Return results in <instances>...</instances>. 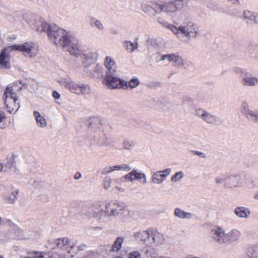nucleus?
Wrapping results in <instances>:
<instances>
[{
  "mask_svg": "<svg viewBox=\"0 0 258 258\" xmlns=\"http://www.w3.org/2000/svg\"><path fill=\"white\" fill-rule=\"evenodd\" d=\"M22 87L19 86L18 82H15L8 85L6 88L3 97L8 112L10 113H16L20 107L18 101L17 93Z\"/></svg>",
  "mask_w": 258,
  "mask_h": 258,
  "instance_id": "nucleus-1",
  "label": "nucleus"
},
{
  "mask_svg": "<svg viewBox=\"0 0 258 258\" xmlns=\"http://www.w3.org/2000/svg\"><path fill=\"white\" fill-rule=\"evenodd\" d=\"M48 38L50 41L58 47H67L69 40L73 36L70 32L59 28L56 25H52L48 32Z\"/></svg>",
  "mask_w": 258,
  "mask_h": 258,
  "instance_id": "nucleus-2",
  "label": "nucleus"
},
{
  "mask_svg": "<svg viewBox=\"0 0 258 258\" xmlns=\"http://www.w3.org/2000/svg\"><path fill=\"white\" fill-rule=\"evenodd\" d=\"M107 208H109L111 217L119 216L122 222H125L128 218H134L135 212L128 210L127 206L123 203L108 202Z\"/></svg>",
  "mask_w": 258,
  "mask_h": 258,
  "instance_id": "nucleus-3",
  "label": "nucleus"
},
{
  "mask_svg": "<svg viewBox=\"0 0 258 258\" xmlns=\"http://www.w3.org/2000/svg\"><path fill=\"white\" fill-rule=\"evenodd\" d=\"M57 82L61 87L77 95L88 94L90 91L89 86L77 83L69 77L60 78L57 80Z\"/></svg>",
  "mask_w": 258,
  "mask_h": 258,
  "instance_id": "nucleus-4",
  "label": "nucleus"
},
{
  "mask_svg": "<svg viewBox=\"0 0 258 258\" xmlns=\"http://www.w3.org/2000/svg\"><path fill=\"white\" fill-rule=\"evenodd\" d=\"M23 19L32 30L40 34L47 32L48 35L50 27L55 25L49 24L41 18L34 15H24L23 16Z\"/></svg>",
  "mask_w": 258,
  "mask_h": 258,
  "instance_id": "nucleus-5",
  "label": "nucleus"
},
{
  "mask_svg": "<svg viewBox=\"0 0 258 258\" xmlns=\"http://www.w3.org/2000/svg\"><path fill=\"white\" fill-rule=\"evenodd\" d=\"M57 248L49 255V258H72L73 255L70 253V249H73L75 245H72L68 248L70 241L67 237L58 238L55 241Z\"/></svg>",
  "mask_w": 258,
  "mask_h": 258,
  "instance_id": "nucleus-6",
  "label": "nucleus"
},
{
  "mask_svg": "<svg viewBox=\"0 0 258 258\" xmlns=\"http://www.w3.org/2000/svg\"><path fill=\"white\" fill-rule=\"evenodd\" d=\"M88 128L91 133L92 139L91 140V144L100 146V143L102 142L104 134L103 125L100 120L96 117L91 118V121L88 125Z\"/></svg>",
  "mask_w": 258,
  "mask_h": 258,
  "instance_id": "nucleus-7",
  "label": "nucleus"
},
{
  "mask_svg": "<svg viewBox=\"0 0 258 258\" xmlns=\"http://www.w3.org/2000/svg\"><path fill=\"white\" fill-rule=\"evenodd\" d=\"M88 128L91 133L92 139L91 140V144L100 146V143L102 142L104 134L103 125L100 120L96 117L91 118V121L88 125Z\"/></svg>",
  "mask_w": 258,
  "mask_h": 258,
  "instance_id": "nucleus-8",
  "label": "nucleus"
},
{
  "mask_svg": "<svg viewBox=\"0 0 258 258\" xmlns=\"http://www.w3.org/2000/svg\"><path fill=\"white\" fill-rule=\"evenodd\" d=\"M233 71L239 76L240 83L244 87H254L258 85V76L252 75L247 69L235 67Z\"/></svg>",
  "mask_w": 258,
  "mask_h": 258,
  "instance_id": "nucleus-9",
  "label": "nucleus"
},
{
  "mask_svg": "<svg viewBox=\"0 0 258 258\" xmlns=\"http://www.w3.org/2000/svg\"><path fill=\"white\" fill-rule=\"evenodd\" d=\"M184 6L183 0H170L162 4L156 5L153 9L156 13L164 12L170 14L181 10Z\"/></svg>",
  "mask_w": 258,
  "mask_h": 258,
  "instance_id": "nucleus-10",
  "label": "nucleus"
},
{
  "mask_svg": "<svg viewBox=\"0 0 258 258\" xmlns=\"http://www.w3.org/2000/svg\"><path fill=\"white\" fill-rule=\"evenodd\" d=\"M10 48L12 50L19 51L24 55L29 57H35L39 52L38 45L32 41L13 45L10 47Z\"/></svg>",
  "mask_w": 258,
  "mask_h": 258,
  "instance_id": "nucleus-11",
  "label": "nucleus"
},
{
  "mask_svg": "<svg viewBox=\"0 0 258 258\" xmlns=\"http://www.w3.org/2000/svg\"><path fill=\"white\" fill-rule=\"evenodd\" d=\"M107 203L105 205V209L101 202L94 203L91 208L88 211V214L90 217L96 218L99 220H102L105 217H111L109 208H107Z\"/></svg>",
  "mask_w": 258,
  "mask_h": 258,
  "instance_id": "nucleus-12",
  "label": "nucleus"
},
{
  "mask_svg": "<svg viewBox=\"0 0 258 258\" xmlns=\"http://www.w3.org/2000/svg\"><path fill=\"white\" fill-rule=\"evenodd\" d=\"M103 83L110 89H121L127 86V82L119 77L115 74L105 75Z\"/></svg>",
  "mask_w": 258,
  "mask_h": 258,
  "instance_id": "nucleus-13",
  "label": "nucleus"
},
{
  "mask_svg": "<svg viewBox=\"0 0 258 258\" xmlns=\"http://www.w3.org/2000/svg\"><path fill=\"white\" fill-rule=\"evenodd\" d=\"M98 54L96 51L89 49L82 50L79 55L82 59V64L84 69H87L98 58Z\"/></svg>",
  "mask_w": 258,
  "mask_h": 258,
  "instance_id": "nucleus-14",
  "label": "nucleus"
},
{
  "mask_svg": "<svg viewBox=\"0 0 258 258\" xmlns=\"http://www.w3.org/2000/svg\"><path fill=\"white\" fill-rule=\"evenodd\" d=\"M242 177L239 174H231L225 178L224 186L226 188L233 189L242 186Z\"/></svg>",
  "mask_w": 258,
  "mask_h": 258,
  "instance_id": "nucleus-15",
  "label": "nucleus"
},
{
  "mask_svg": "<svg viewBox=\"0 0 258 258\" xmlns=\"http://www.w3.org/2000/svg\"><path fill=\"white\" fill-rule=\"evenodd\" d=\"M240 111L248 120L256 122L258 118V111L251 109L247 102L243 101L241 103Z\"/></svg>",
  "mask_w": 258,
  "mask_h": 258,
  "instance_id": "nucleus-16",
  "label": "nucleus"
},
{
  "mask_svg": "<svg viewBox=\"0 0 258 258\" xmlns=\"http://www.w3.org/2000/svg\"><path fill=\"white\" fill-rule=\"evenodd\" d=\"M149 234L151 239V243L154 246H160L165 243L166 238L164 234L157 229L150 228Z\"/></svg>",
  "mask_w": 258,
  "mask_h": 258,
  "instance_id": "nucleus-17",
  "label": "nucleus"
},
{
  "mask_svg": "<svg viewBox=\"0 0 258 258\" xmlns=\"http://www.w3.org/2000/svg\"><path fill=\"white\" fill-rule=\"evenodd\" d=\"M195 112L198 117L201 118L204 121L208 124H215L217 122V117L205 109L197 108L195 109Z\"/></svg>",
  "mask_w": 258,
  "mask_h": 258,
  "instance_id": "nucleus-18",
  "label": "nucleus"
},
{
  "mask_svg": "<svg viewBox=\"0 0 258 258\" xmlns=\"http://www.w3.org/2000/svg\"><path fill=\"white\" fill-rule=\"evenodd\" d=\"M124 177L126 180L130 182L138 180L143 184L147 183L146 174L139 170H132L130 173L126 174Z\"/></svg>",
  "mask_w": 258,
  "mask_h": 258,
  "instance_id": "nucleus-19",
  "label": "nucleus"
},
{
  "mask_svg": "<svg viewBox=\"0 0 258 258\" xmlns=\"http://www.w3.org/2000/svg\"><path fill=\"white\" fill-rule=\"evenodd\" d=\"M67 50L70 54L76 57H79L81 54L82 49L79 40L74 36L71 37L69 40V43L67 46Z\"/></svg>",
  "mask_w": 258,
  "mask_h": 258,
  "instance_id": "nucleus-20",
  "label": "nucleus"
},
{
  "mask_svg": "<svg viewBox=\"0 0 258 258\" xmlns=\"http://www.w3.org/2000/svg\"><path fill=\"white\" fill-rule=\"evenodd\" d=\"M171 170L170 168H167L164 170L154 172L151 177L152 182L156 184H162L170 175Z\"/></svg>",
  "mask_w": 258,
  "mask_h": 258,
  "instance_id": "nucleus-21",
  "label": "nucleus"
},
{
  "mask_svg": "<svg viewBox=\"0 0 258 258\" xmlns=\"http://www.w3.org/2000/svg\"><path fill=\"white\" fill-rule=\"evenodd\" d=\"M104 65L106 69L105 75L116 74L117 68L113 58L110 56L105 57L104 60Z\"/></svg>",
  "mask_w": 258,
  "mask_h": 258,
  "instance_id": "nucleus-22",
  "label": "nucleus"
},
{
  "mask_svg": "<svg viewBox=\"0 0 258 258\" xmlns=\"http://www.w3.org/2000/svg\"><path fill=\"white\" fill-rule=\"evenodd\" d=\"M169 30H170L173 33H174L178 39L185 37L188 39L189 38V34L185 29L183 24L178 26H170Z\"/></svg>",
  "mask_w": 258,
  "mask_h": 258,
  "instance_id": "nucleus-23",
  "label": "nucleus"
},
{
  "mask_svg": "<svg viewBox=\"0 0 258 258\" xmlns=\"http://www.w3.org/2000/svg\"><path fill=\"white\" fill-rule=\"evenodd\" d=\"M227 243L233 244L236 243L240 239L241 233L237 229H232L227 233Z\"/></svg>",
  "mask_w": 258,
  "mask_h": 258,
  "instance_id": "nucleus-24",
  "label": "nucleus"
},
{
  "mask_svg": "<svg viewBox=\"0 0 258 258\" xmlns=\"http://www.w3.org/2000/svg\"><path fill=\"white\" fill-rule=\"evenodd\" d=\"M185 29L189 34V38H196L199 34V28L198 26L191 22L183 23Z\"/></svg>",
  "mask_w": 258,
  "mask_h": 258,
  "instance_id": "nucleus-25",
  "label": "nucleus"
},
{
  "mask_svg": "<svg viewBox=\"0 0 258 258\" xmlns=\"http://www.w3.org/2000/svg\"><path fill=\"white\" fill-rule=\"evenodd\" d=\"M7 49H4L0 53V67L7 68L10 67V57L7 52Z\"/></svg>",
  "mask_w": 258,
  "mask_h": 258,
  "instance_id": "nucleus-26",
  "label": "nucleus"
},
{
  "mask_svg": "<svg viewBox=\"0 0 258 258\" xmlns=\"http://www.w3.org/2000/svg\"><path fill=\"white\" fill-rule=\"evenodd\" d=\"M234 212L237 217L241 218H247L251 214L248 208L242 206L236 207Z\"/></svg>",
  "mask_w": 258,
  "mask_h": 258,
  "instance_id": "nucleus-27",
  "label": "nucleus"
},
{
  "mask_svg": "<svg viewBox=\"0 0 258 258\" xmlns=\"http://www.w3.org/2000/svg\"><path fill=\"white\" fill-rule=\"evenodd\" d=\"M8 223L9 225L12 228V232L14 233L13 238L20 240L24 239L23 231L10 221H9Z\"/></svg>",
  "mask_w": 258,
  "mask_h": 258,
  "instance_id": "nucleus-28",
  "label": "nucleus"
},
{
  "mask_svg": "<svg viewBox=\"0 0 258 258\" xmlns=\"http://www.w3.org/2000/svg\"><path fill=\"white\" fill-rule=\"evenodd\" d=\"M84 71L88 73L89 75L94 77H99L103 75L102 68L97 64L93 65L90 70L85 69Z\"/></svg>",
  "mask_w": 258,
  "mask_h": 258,
  "instance_id": "nucleus-29",
  "label": "nucleus"
},
{
  "mask_svg": "<svg viewBox=\"0 0 258 258\" xmlns=\"http://www.w3.org/2000/svg\"><path fill=\"white\" fill-rule=\"evenodd\" d=\"M89 24L91 27L96 28L100 31L105 30V25L103 22L94 17L90 18Z\"/></svg>",
  "mask_w": 258,
  "mask_h": 258,
  "instance_id": "nucleus-30",
  "label": "nucleus"
},
{
  "mask_svg": "<svg viewBox=\"0 0 258 258\" xmlns=\"http://www.w3.org/2000/svg\"><path fill=\"white\" fill-rule=\"evenodd\" d=\"M174 215L176 217L182 219H190L194 216L193 214L186 212L179 208H176L174 209Z\"/></svg>",
  "mask_w": 258,
  "mask_h": 258,
  "instance_id": "nucleus-31",
  "label": "nucleus"
},
{
  "mask_svg": "<svg viewBox=\"0 0 258 258\" xmlns=\"http://www.w3.org/2000/svg\"><path fill=\"white\" fill-rule=\"evenodd\" d=\"M223 229L221 227L215 226L213 227L210 232V235L211 237L216 242H218L219 239L221 237Z\"/></svg>",
  "mask_w": 258,
  "mask_h": 258,
  "instance_id": "nucleus-32",
  "label": "nucleus"
},
{
  "mask_svg": "<svg viewBox=\"0 0 258 258\" xmlns=\"http://www.w3.org/2000/svg\"><path fill=\"white\" fill-rule=\"evenodd\" d=\"M255 12L246 10L243 13L242 18L247 24H254Z\"/></svg>",
  "mask_w": 258,
  "mask_h": 258,
  "instance_id": "nucleus-33",
  "label": "nucleus"
},
{
  "mask_svg": "<svg viewBox=\"0 0 258 258\" xmlns=\"http://www.w3.org/2000/svg\"><path fill=\"white\" fill-rule=\"evenodd\" d=\"M33 115L39 127L43 128L46 126L47 123L46 119L38 111H34Z\"/></svg>",
  "mask_w": 258,
  "mask_h": 258,
  "instance_id": "nucleus-34",
  "label": "nucleus"
},
{
  "mask_svg": "<svg viewBox=\"0 0 258 258\" xmlns=\"http://www.w3.org/2000/svg\"><path fill=\"white\" fill-rule=\"evenodd\" d=\"M247 53L251 57L258 61V45L255 44H249L246 49Z\"/></svg>",
  "mask_w": 258,
  "mask_h": 258,
  "instance_id": "nucleus-35",
  "label": "nucleus"
},
{
  "mask_svg": "<svg viewBox=\"0 0 258 258\" xmlns=\"http://www.w3.org/2000/svg\"><path fill=\"white\" fill-rule=\"evenodd\" d=\"M124 240V237L123 236L117 237L115 241H114L112 247L111 251L113 252H117L121 248L122 244Z\"/></svg>",
  "mask_w": 258,
  "mask_h": 258,
  "instance_id": "nucleus-36",
  "label": "nucleus"
},
{
  "mask_svg": "<svg viewBox=\"0 0 258 258\" xmlns=\"http://www.w3.org/2000/svg\"><path fill=\"white\" fill-rule=\"evenodd\" d=\"M150 232V228H148L147 230L138 232L135 234V237L137 238H139L141 240L143 241L144 243L146 241V238L149 237V232Z\"/></svg>",
  "mask_w": 258,
  "mask_h": 258,
  "instance_id": "nucleus-37",
  "label": "nucleus"
},
{
  "mask_svg": "<svg viewBox=\"0 0 258 258\" xmlns=\"http://www.w3.org/2000/svg\"><path fill=\"white\" fill-rule=\"evenodd\" d=\"M247 254L250 258H258V245H251L247 250Z\"/></svg>",
  "mask_w": 258,
  "mask_h": 258,
  "instance_id": "nucleus-38",
  "label": "nucleus"
},
{
  "mask_svg": "<svg viewBox=\"0 0 258 258\" xmlns=\"http://www.w3.org/2000/svg\"><path fill=\"white\" fill-rule=\"evenodd\" d=\"M174 62L175 63V66L179 67H187L190 64L189 61H186L183 60L181 56L177 54L175 57V58L174 60Z\"/></svg>",
  "mask_w": 258,
  "mask_h": 258,
  "instance_id": "nucleus-39",
  "label": "nucleus"
},
{
  "mask_svg": "<svg viewBox=\"0 0 258 258\" xmlns=\"http://www.w3.org/2000/svg\"><path fill=\"white\" fill-rule=\"evenodd\" d=\"M124 46L127 51L130 52H132L135 49H137L138 45L137 41L131 42L130 41H126L124 42Z\"/></svg>",
  "mask_w": 258,
  "mask_h": 258,
  "instance_id": "nucleus-40",
  "label": "nucleus"
},
{
  "mask_svg": "<svg viewBox=\"0 0 258 258\" xmlns=\"http://www.w3.org/2000/svg\"><path fill=\"white\" fill-rule=\"evenodd\" d=\"M140 83L139 79L137 77H134L127 83L126 87H130L131 89L136 88L139 86Z\"/></svg>",
  "mask_w": 258,
  "mask_h": 258,
  "instance_id": "nucleus-41",
  "label": "nucleus"
},
{
  "mask_svg": "<svg viewBox=\"0 0 258 258\" xmlns=\"http://www.w3.org/2000/svg\"><path fill=\"white\" fill-rule=\"evenodd\" d=\"M114 171H128L131 169V167L126 164H122L113 166Z\"/></svg>",
  "mask_w": 258,
  "mask_h": 258,
  "instance_id": "nucleus-42",
  "label": "nucleus"
},
{
  "mask_svg": "<svg viewBox=\"0 0 258 258\" xmlns=\"http://www.w3.org/2000/svg\"><path fill=\"white\" fill-rule=\"evenodd\" d=\"M184 174L183 171H180L176 172L171 177V181L173 182H177L179 181L183 177Z\"/></svg>",
  "mask_w": 258,
  "mask_h": 258,
  "instance_id": "nucleus-43",
  "label": "nucleus"
},
{
  "mask_svg": "<svg viewBox=\"0 0 258 258\" xmlns=\"http://www.w3.org/2000/svg\"><path fill=\"white\" fill-rule=\"evenodd\" d=\"M112 146L111 139L107 137L105 135H103L102 142L100 143V146L104 147H108Z\"/></svg>",
  "mask_w": 258,
  "mask_h": 258,
  "instance_id": "nucleus-44",
  "label": "nucleus"
},
{
  "mask_svg": "<svg viewBox=\"0 0 258 258\" xmlns=\"http://www.w3.org/2000/svg\"><path fill=\"white\" fill-rule=\"evenodd\" d=\"M134 146V144L132 141L127 140H124L122 143V149L124 150H131Z\"/></svg>",
  "mask_w": 258,
  "mask_h": 258,
  "instance_id": "nucleus-45",
  "label": "nucleus"
},
{
  "mask_svg": "<svg viewBox=\"0 0 258 258\" xmlns=\"http://www.w3.org/2000/svg\"><path fill=\"white\" fill-rule=\"evenodd\" d=\"M17 193L18 192L16 190H14L9 195V196L6 197V199L8 201L9 203L13 204L14 203L15 200L17 199L16 195Z\"/></svg>",
  "mask_w": 258,
  "mask_h": 258,
  "instance_id": "nucleus-46",
  "label": "nucleus"
},
{
  "mask_svg": "<svg viewBox=\"0 0 258 258\" xmlns=\"http://www.w3.org/2000/svg\"><path fill=\"white\" fill-rule=\"evenodd\" d=\"M177 54H166L162 55L161 57V60H164L165 59H168V60L170 62L173 61L175 58Z\"/></svg>",
  "mask_w": 258,
  "mask_h": 258,
  "instance_id": "nucleus-47",
  "label": "nucleus"
},
{
  "mask_svg": "<svg viewBox=\"0 0 258 258\" xmlns=\"http://www.w3.org/2000/svg\"><path fill=\"white\" fill-rule=\"evenodd\" d=\"M6 115L5 113L0 111V128H4L6 127Z\"/></svg>",
  "mask_w": 258,
  "mask_h": 258,
  "instance_id": "nucleus-48",
  "label": "nucleus"
},
{
  "mask_svg": "<svg viewBox=\"0 0 258 258\" xmlns=\"http://www.w3.org/2000/svg\"><path fill=\"white\" fill-rule=\"evenodd\" d=\"M221 237L219 239L218 243L220 244L227 243V233H226L225 230H223Z\"/></svg>",
  "mask_w": 258,
  "mask_h": 258,
  "instance_id": "nucleus-49",
  "label": "nucleus"
},
{
  "mask_svg": "<svg viewBox=\"0 0 258 258\" xmlns=\"http://www.w3.org/2000/svg\"><path fill=\"white\" fill-rule=\"evenodd\" d=\"M128 258H141V255L139 251L134 250L130 252Z\"/></svg>",
  "mask_w": 258,
  "mask_h": 258,
  "instance_id": "nucleus-50",
  "label": "nucleus"
},
{
  "mask_svg": "<svg viewBox=\"0 0 258 258\" xmlns=\"http://www.w3.org/2000/svg\"><path fill=\"white\" fill-rule=\"evenodd\" d=\"M157 22L160 24L164 26L165 27L169 29L170 26H173V25L168 23L167 22L165 21L162 18L159 17L157 19Z\"/></svg>",
  "mask_w": 258,
  "mask_h": 258,
  "instance_id": "nucleus-51",
  "label": "nucleus"
},
{
  "mask_svg": "<svg viewBox=\"0 0 258 258\" xmlns=\"http://www.w3.org/2000/svg\"><path fill=\"white\" fill-rule=\"evenodd\" d=\"M114 171L113 166H107L104 167L102 171L103 174H109Z\"/></svg>",
  "mask_w": 258,
  "mask_h": 258,
  "instance_id": "nucleus-52",
  "label": "nucleus"
},
{
  "mask_svg": "<svg viewBox=\"0 0 258 258\" xmlns=\"http://www.w3.org/2000/svg\"><path fill=\"white\" fill-rule=\"evenodd\" d=\"M154 248L153 247H148L145 251V254L147 257H150L154 254Z\"/></svg>",
  "mask_w": 258,
  "mask_h": 258,
  "instance_id": "nucleus-53",
  "label": "nucleus"
},
{
  "mask_svg": "<svg viewBox=\"0 0 258 258\" xmlns=\"http://www.w3.org/2000/svg\"><path fill=\"white\" fill-rule=\"evenodd\" d=\"M111 183V178L109 177H106L104 181V183H103L104 187L105 189H108V188H109L110 187Z\"/></svg>",
  "mask_w": 258,
  "mask_h": 258,
  "instance_id": "nucleus-54",
  "label": "nucleus"
},
{
  "mask_svg": "<svg viewBox=\"0 0 258 258\" xmlns=\"http://www.w3.org/2000/svg\"><path fill=\"white\" fill-rule=\"evenodd\" d=\"M155 7V6L153 7H152V8H150L149 6H148L147 5H142V10L145 12V13H148L149 11H150V10L151 9L154 10V8Z\"/></svg>",
  "mask_w": 258,
  "mask_h": 258,
  "instance_id": "nucleus-55",
  "label": "nucleus"
},
{
  "mask_svg": "<svg viewBox=\"0 0 258 258\" xmlns=\"http://www.w3.org/2000/svg\"><path fill=\"white\" fill-rule=\"evenodd\" d=\"M32 258H45V256L42 252H36L32 256Z\"/></svg>",
  "mask_w": 258,
  "mask_h": 258,
  "instance_id": "nucleus-56",
  "label": "nucleus"
},
{
  "mask_svg": "<svg viewBox=\"0 0 258 258\" xmlns=\"http://www.w3.org/2000/svg\"><path fill=\"white\" fill-rule=\"evenodd\" d=\"M225 180V178H223L221 177L218 176L215 178V182L218 184H221L222 183H224V184Z\"/></svg>",
  "mask_w": 258,
  "mask_h": 258,
  "instance_id": "nucleus-57",
  "label": "nucleus"
},
{
  "mask_svg": "<svg viewBox=\"0 0 258 258\" xmlns=\"http://www.w3.org/2000/svg\"><path fill=\"white\" fill-rule=\"evenodd\" d=\"M52 96L55 99H59L60 97L59 93L56 91H53L52 92Z\"/></svg>",
  "mask_w": 258,
  "mask_h": 258,
  "instance_id": "nucleus-58",
  "label": "nucleus"
},
{
  "mask_svg": "<svg viewBox=\"0 0 258 258\" xmlns=\"http://www.w3.org/2000/svg\"><path fill=\"white\" fill-rule=\"evenodd\" d=\"M194 152V153L195 155L199 156L202 158H205V154L203 153V152H201L198 151H195Z\"/></svg>",
  "mask_w": 258,
  "mask_h": 258,
  "instance_id": "nucleus-59",
  "label": "nucleus"
},
{
  "mask_svg": "<svg viewBox=\"0 0 258 258\" xmlns=\"http://www.w3.org/2000/svg\"><path fill=\"white\" fill-rule=\"evenodd\" d=\"M86 247V246L85 244H81L78 246V249L79 251H83L85 249Z\"/></svg>",
  "mask_w": 258,
  "mask_h": 258,
  "instance_id": "nucleus-60",
  "label": "nucleus"
},
{
  "mask_svg": "<svg viewBox=\"0 0 258 258\" xmlns=\"http://www.w3.org/2000/svg\"><path fill=\"white\" fill-rule=\"evenodd\" d=\"M254 24L258 25V13L255 12Z\"/></svg>",
  "mask_w": 258,
  "mask_h": 258,
  "instance_id": "nucleus-61",
  "label": "nucleus"
},
{
  "mask_svg": "<svg viewBox=\"0 0 258 258\" xmlns=\"http://www.w3.org/2000/svg\"><path fill=\"white\" fill-rule=\"evenodd\" d=\"M82 177V175L80 172H77L75 175V178L76 179H79L81 178Z\"/></svg>",
  "mask_w": 258,
  "mask_h": 258,
  "instance_id": "nucleus-62",
  "label": "nucleus"
},
{
  "mask_svg": "<svg viewBox=\"0 0 258 258\" xmlns=\"http://www.w3.org/2000/svg\"><path fill=\"white\" fill-rule=\"evenodd\" d=\"M253 198L255 200H258V191L254 194Z\"/></svg>",
  "mask_w": 258,
  "mask_h": 258,
  "instance_id": "nucleus-63",
  "label": "nucleus"
},
{
  "mask_svg": "<svg viewBox=\"0 0 258 258\" xmlns=\"http://www.w3.org/2000/svg\"><path fill=\"white\" fill-rule=\"evenodd\" d=\"M150 258H159L157 255H156L155 253L150 256Z\"/></svg>",
  "mask_w": 258,
  "mask_h": 258,
  "instance_id": "nucleus-64",
  "label": "nucleus"
}]
</instances>
